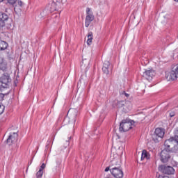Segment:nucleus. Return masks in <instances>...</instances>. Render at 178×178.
<instances>
[{
  "instance_id": "aec40b11",
  "label": "nucleus",
  "mask_w": 178,
  "mask_h": 178,
  "mask_svg": "<svg viewBox=\"0 0 178 178\" xmlns=\"http://www.w3.org/2000/svg\"><path fill=\"white\" fill-rule=\"evenodd\" d=\"M42 175H44V171L41 169L38 170V172L36 173V177L37 178H42Z\"/></svg>"
},
{
  "instance_id": "bb28decb",
  "label": "nucleus",
  "mask_w": 178,
  "mask_h": 178,
  "mask_svg": "<svg viewBox=\"0 0 178 178\" xmlns=\"http://www.w3.org/2000/svg\"><path fill=\"white\" fill-rule=\"evenodd\" d=\"M17 5H19V6H23V1L18 0Z\"/></svg>"
},
{
  "instance_id": "2eb2a0df",
  "label": "nucleus",
  "mask_w": 178,
  "mask_h": 178,
  "mask_svg": "<svg viewBox=\"0 0 178 178\" xmlns=\"http://www.w3.org/2000/svg\"><path fill=\"white\" fill-rule=\"evenodd\" d=\"M8 48V43L0 39V51H5Z\"/></svg>"
},
{
  "instance_id": "f03ea898",
  "label": "nucleus",
  "mask_w": 178,
  "mask_h": 178,
  "mask_svg": "<svg viewBox=\"0 0 178 178\" xmlns=\"http://www.w3.org/2000/svg\"><path fill=\"white\" fill-rule=\"evenodd\" d=\"M12 79H10V75L7 72L3 73L0 77V91L8 90L10 87Z\"/></svg>"
},
{
  "instance_id": "f704fd0d",
  "label": "nucleus",
  "mask_w": 178,
  "mask_h": 178,
  "mask_svg": "<svg viewBox=\"0 0 178 178\" xmlns=\"http://www.w3.org/2000/svg\"><path fill=\"white\" fill-rule=\"evenodd\" d=\"M175 2H178V0H174Z\"/></svg>"
},
{
  "instance_id": "f8f14e48",
  "label": "nucleus",
  "mask_w": 178,
  "mask_h": 178,
  "mask_svg": "<svg viewBox=\"0 0 178 178\" xmlns=\"http://www.w3.org/2000/svg\"><path fill=\"white\" fill-rule=\"evenodd\" d=\"M110 170L122 168V161L119 159H114L111 161Z\"/></svg>"
},
{
  "instance_id": "39448f33",
  "label": "nucleus",
  "mask_w": 178,
  "mask_h": 178,
  "mask_svg": "<svg viewBox=\"0 0 178 178\" xmlns=\"http://www.w3.org/2000/svg\"><path fill=\"white\" fill-rule=\"evenodd\" d=\"M159 170L164 175H174L175 168L170 165H161L159 166Z\"/></svg>"
},
{
  "instance_id": "f257e3e1",
  "label": "nucleus",
  "mask_w": 178,
  "mask_h": 178,
  "mask_svg": "<svg viewBox=\"0 0 178 178\" xmlns=\"http://www.w3.org/2000/svg\"><path fill=\"white\" fill-rule=\"evenodd\" d=\"M163 151L167 152H172L176 154L178 151V136L175 135V136L171 137L169 139H167L164 142V148Z\"/></svg>"
},
{
  "instance_id": "f3484780",
  "label": "nucleus",
  "mask_w": 178,
  "mask_h": 178,
  "mask_svg": "<svg viewBox=\"0 0 178 178\" xmlns=\"http://www.w3.org/2000/svg\"><path fill=\"white\" fill-rule=\"evenodd\" d=\"M149 159L151 158L149 154H148V152H147V150H143L142 152V156H141V161H143V159Z\"/></svg>"
},
{
  "instance_id": "6e6552de",
  "label": "nucleus",
  "mask_w": 178,
  "mask_h": 178,
  "mask_svg": "<svg viewBox=\"0 0 178 178\" xmlns=\"http://www.w3.org/2000/svg\"><path fill=\"white\" fill-rule=\"evenodd\" d=\"M86 27H88L91 24V22L94 20V15L91 13L90 8H86Z\"/></svg>"
},
{
  "instance_id": "393cba45",
  "label": "nucleus",
  "mask_w": 178,
  "mask_h": 178,
  "mask_svg": "<svg viewBox=\"0 0 178 178\" xmlns=\"http://www.w3.org/2000/svg\"><path fill=\"white\" fill-rule=\"evenodd\" d=\"M157 178H170V177L168 176H166V175H157Z\"/></svg>"
},
{
  "instance_id": "6ab92c4d",
  "label": "nucleus",
  "mask_w": 178,
  "mask_h": 178,
  "mask_svg": "<svg viewBox=\"0 0 178 178\" xmlns=\"http://www.w3.org/2000/svg\"><path fill=\"white\" fill-rule=\"evenodd\" d=\"M123 106H126V102L119 101L117 102V108H123Z\"/></svg>"
},
{
  "instance_id": "473e14b6",
  "label": "nucleus",
  "mask_w": 178,
  "mask_h": 178,
  "mask_svg": "<svg viewBox=\"0 0 178 178\" xmlns=\"http://www.w3.org/2000/svg\"><path fill=\"white\" fill-rule=\"evenodd\" d=\"M124 95H125V97H130V95H129V94H127V93H124Z\"/></svg>"
},
{
  "instance_id": "c9c22d12",
  "label": "nucleus",
  "mask_w": 178,
  "mask_h": 178,
  "mask_svg": "<svg viewBox=\"0 0 178 178\" xmlns=\"http://www.w3.org/2000/svg\"><path fill=\"white\" fill-rule=\"evenodd\" d=\"M81 67H83V65H81Z\"/></svg>"
},
{
  "instance_id": "dca6fc26",
  "label": "nucleus",
  "mask_w": 178,
  "mask_h": 178,
  "mask_svg": "<svg viewBox=\"0 0 178 178\" xmlns=\"http://www.w3.org/2000/svg\"><path fill=\"white\" fill-rule=\"evenodd\" d=\"M3 97H4V95L2 93H0V101L3 100ZM4 111H5V106L0 104V115H2V113H3V112H4Z\"/></svg>"
},
{
  "instance_id": "2f4dec72",
  "label": "nucleus",
  "mask_w": 178,
  "mask_h": 178,
  "mask_svg": "<svg viewBox=\"0 0 178 178\" xmlns=\"http://www.w3.org/2000/svg\"><path fill=\"white\" fill-rule=\"evenodd\" d=\"M170 118H173V116H175V114H173L172 113H170Z\"/></svg>"
},
{
  "instance_id": "423d86ee",
  "label": "nucleus",
  "mask_w": 178,
  "mask_h": 178,
  "mask_svg": "<svg viewBox=\"0 0 178 178\" xmlns=\"http://www.w3.org/2000/svg\"><path fill=\"white\" fill-rule=\"evenodd\" d=\"M59 6H60V3L58 1V0H53L52 2L47 5V9L50 13H52V12L58 10V8H59Z\"/></svg>"
},
{
  "instance_id": "c85d7f7f",
  "label": "nucleus",
  "mask_w": 178,
  "mask_h": 178,
  "mask_svg": "<svg viewBox=\"0 0 178 178\" xmlns=\"http://www.w3.org/2000/svg\"><path fill=\"white\" fill-rule=\"evenodd\" d=\"M109 170H111V165H109L108 167L106 168L105 172H109Z\"/></svg>"
},
{
  "instance_id": "c756f323",
  "label": "nucleus",
  "mask_w": 178,
  "mask_h": 178,
  "mask_svg": "<svg viewBox=\"0 0 178 178\" xmlns=\"http://www.w3.org/2000/svg\"><path fill=\"white\" fill-rule=\"evenodd\" d=\"M56 162L57 163V166H60V161L57 160Z\"/></svg>"
},
{
  "instance_id": "7c9ffc66",
  "label": "nucleus",
  "mask_w": 178,
  "mask_h": 178,
  "mask_svg": "<svg viewBox=\"0 0 178 178\" xmlns=\"http://www.w3.org/2000/svg\"><path fill=\"white\" fill-rule=\"evenodd\" d=\"M3 63V58L0 57V65Z\"/></svg>"
},
{
  "instance_id": "7ed1b4c3",
  "label": "nucleus",
  "mask_w": 178,
  "mask_h": 178,
  "mask_svg": "<svg viewBox=\"0 0 178 178\" xmlns=\"http://www.w3.org/2000/svg\"><path fill=\"white\" fill-rule=\"evenodd\" d=\"M134 124V121L129 119L122 120L120 124V131H129L132 127L131 126Z\"/></svg>"
},
{
  "instance_id": "e433bc0d",
  "label": "nucleus",
  "mask_w": 178,
  "mask_h": 178,
  "mask_svg": "<svg viewBox=\"0 0 178 178\" xmlns=\"http://www.w3.org/2000/svg\"><path fill=\"white\" fill-rule=\"evenodd\" d=\"M0 40H1V37H0Z\"/></svg>"
},
{
  "instance_id": "ddd939ff",
  "label": "nucleus",
  "mask_w": 178,
  "mask_h": 178,
  "mask_svg": "<svg viewBox=\"0 0 178 178\" xmlns=\"http://www.w3.org/2000/svg\"><path fill=\"white\" fill-rule=\"evenodd\" d=\"M17 133L14 132L13 134H10L9 137L7 139V144H8V145H12V144H15V143H16L17 141Z\"/></svg>"
},
{
  "instance_id": "a211bd4d",
  "label": "nucleus",
  "mask_w": 178,
  "mask_h": 178,
  "mask_svg": "<svg viewBox=\"0 0 178 178\" xmlns=\"http://www.w3.org/2000/svg\"><path fill=\"white\" fill-rule=\"evenodd\" d=\"M92 38H93L92 32H89L88 34V40H87L88 45H91L92 42Z\"/></svg>"
},
{
  "instance_id": "9b49d317",
  "label": "nucleus",
  "mask_w": 178,
  "mask_h": 178,
  "mask_svg": "<svg viewBox=\"0 0 178 178\" xmlns=\"http://www.w3.org/2000/svg\"><path fill=\"white\" fill-rule=\"evenodd\" d=\"M154 76H155V71L153 70H145L143 74V77L150 81L152 80Z\"/></svg>"
},
{
  "instance_id": "20e7f679",
  "label": "nucleus",
  "mask_w": 178,
  "mask_h": 178,
  "mask_svg": "<svg viewBox=\"0 0 178 178\" xmlns=\"http://www.w3.org/2000/svg\"><path fill=\"white\" fill-rule=\"evenodd\" d=\"M163 136H165V129L162 128H156L152 136L153 140L154 143H159V138H163Z\"/></svg>"
},
{
  "instance_id": "4be33fe9",
  "label": "nucleus",
  "mask_w": 178,
  "mask_h": 178,
  "mask_svg": "<svg viewBox=\"0 0 178 178\" xmlns=\"http://www.w3.org/2000/svg\"><path fill=\"white\" fill-rule=\"evenodd\" d=\"M0 70H6V64L5 63V62L1 63V64H0Z\"/></svg>"
},
{
  "instance_id": "412c9836",
  "label": "nucleus",
  "mask_w": 178,
  "mask_h": 178,
  "mask_svg": "<svg viewBox=\"0 0 178 178\" xmlns=\"http://www.w3.org/2000/svg\"><path fill=\"white\" fill-rule=\"evenodd\" d=\"M3 1H5V0H0V2H3ZM7 1V2L8 3H10V5H15V3H16V1H17V0H6Z\"/></svg>"
},
{
  "instance_id": "b1692460",
  "label": "nucleus",
  "mask_w": 178,
  "mask_h": 178,
  "mask_svg": "<svg viewBox=\"0 0 178 178\" xmlns=\"http://www.w3.org/2000/svg\"><path fill=\"white\" fill-rule=\"evenodd\" d=\"M170 17V15H165V16H163V19H165V22H168V20H169V18Z\"/></svg>"
},
{
  "instance_id": "a878e982",
  "label": "nucleus",
  "mask_w": 178,
  "mask_h": 178,
  "mask_svg": "<svg viewBox=\"0 0 178 178\" xmlns=\"http://www.w3.org/2000/svg\"><path fill=\"white\" fill-rule=\"evenodd\" d=\"M69 140H72V136L68 137V140H66L65 148H66L67 145H69Z\"/></svg>"
},
{
  "instance_id": "9d476101",
  "label": "nucleus",
  "mask_w": 178,
  "mask_h": 178,
  "mask_svg": "<svg viewBox=\"0 0 178 178\" xmlns=\"http://www.w3.org/2000/svg\"><path fill=\"white\" fill-rule=\"evenodd\" d=\"M111 175L115 178H123V169L121 168H115L114 170H110Z\"/></svg>"
},
{
  "instance_id": "cd10ccee",
  "label": "nucleus",
  "mask_w": 178,
  "mask_h": 178,
  "mask_svg": "<svg viewBox=\"0 0 178 178\" xmlns=\"http://www.w3.org/2000/svg\"><path fill=\"white\" fill-rule=\"evenodd\" d=\"M40 169H41V170H42L43 169H45V163H42Z\"/></svg>"
},
{
  "instance_id": "4468645a",
  "label": "nucleus",
  "mask_w": 178,
  "mask_h": 178,
  "mask_svg": "<svg viewBox=\"0 0 178 178\" xmlns=\"http://www.w3.org/2000/svg\"><path fill=\"white\" fill-rule=\"evenodd\" d=\"M8 19H9L8 14L0 12V27H5V22H6Z\"/></svg>"
},
{
  "instance_id": "72a5a7b5",
  "label": "nucleus",
  "mask_w": 178,
  "mask_h": 178,
  "mask_svg": "<svg viewBox=\"0 0 178 178\" xmlns=\"http://www.w3.org/2000/svg\"><path fill=\"white\" fill-rule=\"evenodd\" d=\"M86 63V61H83V65H84Z\"/></svg>"
},
{
  "instance_id": "1a4fd4ad",
  "label": "nucleus",
  "mask_w": 178,
  "mask_h": 178,
  "mask_svg": "<svg viewBox=\"0 0 178 178\" xmlns=\"http://www.w3.org/2000/svg\"><path fill=\"white\" fill-rule=\"evenodd\" d=\"M170 152H166V150H162L160 154V161L163 163H166L169 162V159H170Z\"/></svg>"
},
{
  "instance_id": "0eeeda50",
  "label": "nucleus",
  "mask_w": 178,
  "mask_h": 178,
  "mask_svg": "<svg viewBox=\"0 0 178 178\" xmlns=\"http://www.w3.org/2000/svg\"><path fill=\"white\" fill-rule=\"evenodd\" d=\"M112 69H113V67L111 65V63L108 60L104 61L102 67L103 73L106 75L111 74L112 73Z\"/></svg>"
},
{
  "instance_id": "5701e85b",
  "label": "nucleus",
  "mask_w": 178,
  "mask_h": 178,
  "mask_svg": "<svg viewBox=\"0 0 178 178\" xmlns=\"http://www.w3.org/2000/svg\"><path fill=\"white\" fill-rule=\"evenodd\" d=\"M72 112L73 113H75V116H77V110H75V109H74V110L70 109L69 111H68V114H69V113H72Z\"/></svg>"
}]
</instances>
